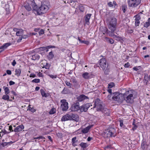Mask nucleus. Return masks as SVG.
I'll list each match as a JSON object with an SVG mask.
<instances>
[{
	"mask_svg": "<svg viewBox=\"0 0 150 150\" xmlns=\"http://www.w3.org/2000/svg\"><path fill=\"white\" fill-rule=\"evenodd\" d=\"M49 8L47 6L42 3L41 5L40 6H38L36 5L35 11L36 12L38 15H40L45 13L48 10Z\"/></svg>",
	"mask_w": 150,
	"mask_h": 150,
	"instance_id": "1",
	"label": "nucleus"
},
{
	"mask_svg": "<svg viewBox=\"0 0 150 150\" xmlns=\"http://www.w3.org/2000/svg\"><path fill=\"white\" fill-rule=\"evenodd\" d=\"M100 66L104 71L105 74H108L109 72V68H108V64L106 63V60L105 58L101 59L99 61Z\"/></svg>",
	"mask_w": 150,
	"mask_h": 150,
	"instance_id": "2",
	"label": "nucleus"
},
{
	"mask_svg": "<svg viewBox=\"0 0 150 150\" xmlns=\"http://www.w3.org/2000/svg\"><path fill=\"white\" fill-rule=\"evenodd\" d=\"M74 120L76 121H78V116L73 113L67 114L62 117L61 119V121H65L68 120Z\"/></svg>",
	"mask_w": 150,
	"mask_h": 150,
	"instance_id": "3",
	"label": "nucleus"
},
{
	"mask_svg": "<svg viewBox=\"0 0 150 150\" xmlns=\"http://www.w3.org/2000/svg\"><path fill=\"white\" fill-rule=\"evenodd\" d=\"M114 95L112 97V99L116 101L119 103H121L124 100L125 97L124 94L120 93L118 92H115Z\"/></svg>",
	"mask_w": 150,
	"mask_h": 150,
	"instance_id": "4",
	"label": "nucleus"
},
{
	"mask_svg": "<svg viewBox=\"0 0 150 150\" xmlns=\"http://www.w3.org/2000/svg\"><path fill=\"white\" fill-rule=\"evenodd\" d=\"M124 96L125 97L124 100L127 103H132L133 102L134 98L132 92L131 91H127L124 94Z\"/></svg>",
	"mask_w": 150,
	"mask_h": 150,
	"instance_id": "5",
	"label": "nucleus"
},
{
	"mask_svg": "<svg viewBox=\"0 0 150 150\" xmlns=\"http://www.w3.org/2000/svg\"><path fill=\"white\" fill-rule=\"evenodd\" d=\"M36 4L35 3L34 0L29 1L28 0L27 3L25 4L24 7L28 11H30L32 9L35 11L36 8Z\"/></svg>",
	"mask_w": 150,
	"mask_h": 150,
	"instance_id": "6",
	"label": "nucleus"
},
{
	"mask_svg": "<svg viewBox=\"0 0 150 150\" xmlns=\"http://www.w3.org/2000/svg\"><path fill=\"white\" fill-rule=\"evenodd\" d=\"M117 24V19L115 18H113L109 21L108 23V28L113 32L116 29Z\"/></svg>",
	"mask_w": 150,
	"mask_h": 150,
	"instance_id": "7",
	"label": "nucleus"
},
{
	"mask_svg": "<svg viewBox=\"0 0 150 150\" xmlns=\"http://www.w3.org/2000/svg\"><path fill=\"white\" fill-rule=\"evenodd\" d=\"M115 132V130L114 128H110L105 130L104 132V134L105 136L107 137H115V135L114 134Z\"/></svg>",
	"mask_w": 150,
	"mask_h": 150,
	"instance_id": "8",
	"label": "nucleus"
},
{
	"mask_svg": "<svg viewBox=\"0 0 150 150\" xmlns=\"http://www.w3.org/2000/svg\"><path fill=\"white\" fill-rule=\"evenodd\" d=\"M141 0H128V5L129 7H135L139 4Z\"/></svg>",
	"mask_w": 150,
	"mask_h": 150,
	"instance_id": "9",
	"label": "nucleus"
},
{
	"mask_svg": "<svg viewBox=\"0 0 150 150\" xmlns=\"http://www.w3.org/2000/svg\"><path fill=\"white\" fill-rule=\"evenodd\" d=\"M62 104L61 105V108L63 111H66L68 108V103L67 102L66 100H61Z\"/></svg>",
	"mask_w": 150,
	"mask_h": 150,
	"instance_id": "10",
	"label": "nucleus"
},
{
	"mask_svg": "<svg viewBox=\"0 0 150 150\" xmlns=\"http://www.w3.org/2000/svg\"><path fill=\"white\" fill-rule=\"evenodd\" d=\"M70 109L72 111H77L80 109L79 103L76 102L74 103L71 105Z\"/></svg>",
	"mask_w": 150,
	"mask_h": 150,
	"instance_id": "11",
	"label": "nucleus"
},
{
	"mask_svg": "<svg viewBox=\"0 0 150 150\" xmlns=\"http://www.w3.org/2000/svg\"><path fill=\"white\" fill-rule=\"evenodd\" d=\"M91 105L89 103H87L84 105H83L80 107V110L82 112H86L88 108L90 107Z\"/></svg>",
	"mask_w": 150,
	"mask_h": 150,
	"instance_id": "12",
	"label": "nucleus"
},
{
	"mask_svg": "<svg viewBox=\"0 0 150 150\" xmlns=\"http://www.w3.org/2000/svg\"><path fill=\"white\" fill-rule=\"evenodd\" d=\"M96 108L97 111H100L103 112L104 111H105L106 110H108L107 108H104V106L102 105V103L99 105L98 106V105Z\"/></svg>",
	"mask_w": 150,
	"mask_h": 150,
	"instance_id": "13",
	"label": "nucleus"
},
{
	"mask_svg": "<svg viewBox=\"0 0 150 150\" xmlns=\"http://www.w3.org/2000/svg\"><path fill=\"white\" fill-rule=\"evenodd\" d=\"M93 126V125H89L84 128L82 129L81 132L83 134H86L89 131V129Z\"/></svg>",
	"mask_w": 150,
	"mask_h": 150,
	"instance_id": "14",
	"label": "nucleus"
},
{
	"mask_svg": "<svg viewBox=\"0 0 150 150\" xmlns=\"http://www.w3.org/2000/svg\"><path fill=\"white\" fill-rule=\"evenodd\" d=\"M24 126L23 125L18 126L16 127L14 130V131L15 132H20L23 129Z\"/></svg>",
	"mask_w": 150,
	"mask_h": 150,
	"instance_id": "15",
	"label": "nucleus"
},
{
	"mask_svg": "<svg viewBox=\"0 0 150 150\" xmlns=\"http://www.w3.org/2000/svg\"><path fill=\"white\" fill-rule=\"evenodd\" d=\"M88 98V97L83 94L81 95L77 98L78 100L79 101H82L85 99Z\"/></svg>",
	"mask_w": 150,
	"mask_h": 150,
	"instance_id": "16",
	"label": "nucleus"
},
{
	"mask_svg": "<svg viewBox=\"0 0 150 150\" xmlns=\"http://www.w3.org/2000/svg\"><path fill=\"white\" fill-rule=\"evenodd\" d=\"M102 102L101 100L99 98L96 99L95 100L94 104V107L93 108H96L98 105V106Z\"/></svg>",
	"mask_w": 150,
	"mask_h": 150,
	"instance_id": "17",
	"label": "nucleus"
},
{
	"mask_svg": "<svg viewBox=\"0 0 150 150\" xmlns=\"http://www.w3.org/2000/svg\"><path fill=\"white\" fill-rule=\"evenodd\" d=\"M91 15V14H87L84 17L86 23L88 24V23H89V21Z\"/></svg>",
	"mask_w": 150,
	"mask_h": 150,
	"instance_id": "18",
	"label": "nucleus"
},
{
	"mask_svg": "<svg viewBox=\"0 0 150 150\" xmlns=\"http://www.w3.org/2000/svg\"><path fill=\"white\" fill-rule=\"evenodd\" d=\"M105 33H107L110 36V37H116V35L113 34V33L115 31L113 32L111 30V31H109L108 30L105 28Z\"/></svg>",
	"mask_w": 150,
	"mask_h": 150,
	"instance_id": "19",
	"label": "nucleus"
},
{
	"mask_svg": "<svg viewBox=\"0 0 150 150\" xmlns=\"http://www.w3.org/2000/svg\"><path fill=\"white\" fill-rule=\"evenodd\" d=\"M104 40L105 42L111 44H113L114 42L112 39L106 37H105Z\"/></svg>",
	"mask_w": 150,
	"mask_h": 150,
	"instance_id": "20",
	"label": "nucleus"
},
{
	"mask_svg": "<svg viewBox=\"0 0 150 150\" xmlns=\"http://www.w3.org/2000/svg\"><path fill=\"white\" fill-rule=\"evenodd\" d=\"M23 34V30L21 29H18L17 31L16 35L18 36H21Z\"/></svg>",
	"mask_w": 150,
	"mask_h": 150,
	"instance_id": "21",
	"label": "nucleus"
},
{
	"mask_svg": "<svg viewBox=\"0 0 150 150\" xmlns=\"http://www.w3.org/2000/svg\"><path fill=\"white\" fill-rule=\"evenodd\" d=\"M40 92L41 95L43 97H47L49 96V94L48 93H46L44 90L42 89H41L40 90Z\"/></svg>",
	"mask_w": 150,
	"mask_h": 150,
	"instance_id": "22",
	"label": "nucleus"
},
{
	"mask_svg": "<svg viewBox=\"0 0 150 150\" xmlns=\"http://www.w3.org/2000/svg\"><path fill=\"white\" fill-rule=\"evenodd\" d=\"M40 58V56L37 54H35L32 55L31 59L33 60H38Z\"/></svg>",
	"mask_w": 150,
	"mask_h": 150,
	"instance_id": "23",
	"label": "nucleus"
},
{
	"mask_svg": "<svg viewBox=\"0 0 150 150\" xmlns=\"http://www.w3.org/2000/svg\"><path fill=\"white\" fill-rule=\"evenodd\" d=\"M83 77L86 79H89L90 78V76L89 75V73L88 72H85L83 74Z\"/></svg>",
	"mask_w": 150,
	"mask_h": 150,
	"instance_id": "24",
	"label": "nucleus"
},
{
	"mask_svg": "<svg viewBox=\"0 0 150 150\" xmlns=\"http://www.w3.org/2000/svg\"><path fill=\"white\" fill-rule=\"evenodd\" d=\"M28 36H29L27 35H22V36H21V37H19V38H18L17 40V42H20L21 41L23 38L25 39L27 38Z\"/></svg>",
	"mask_w": 150,
	"mask_h": 150,
	"instance_id": "25",
	"label": "nucleus"
},
{
	"mask_svg": "<svg viewBox=\"0 0 150 150\" xmlns=\"http://www.w3.org/2000/svg\"><path fill=\"white\" fill-rule=\"evenodd\" d=\"M10 45L11 43H7L4 44L2 46L0 47V49H5Z\"/></svg>",
	"mask_w": 150,
	"mask_h": 150,
	"instance_id": "26",
	"label": "nucleus"
},
{
	"mask_svg": "<svg viewBox=\"0 0 150 150\" xmlns=\"http://www.w3.org/2000/svg\"><path fill=\"white\" fill-rule=\"evenodd\" d=\"M69 92V89L67 88L64 87L63 91L61 92V93L63 94H68Z\"/></svg>",
	"mask_w": 150,
	"mask_h": 150,
	"instance_id": "27",
	"label": "nucleus"
},
{
	"mask_svg": "<svg viewBox=\"0 0 150 150\" xmlns=\"http://www.w3.org/2000/svg\"><path fill=\"white\" fill-rule=\"evenodd\" d=\"M80 146L83 148H86L88 146V144L82 142L80 144Z\"/></svg>",
	"mask_w": 150,
	"mask_h": 150,
	"instance_id": "28",
	"label": "nucleus"
},
{
	"mask_svg": "<svg viewBox=\"0 0 150 150\" xmlns=\"http://www.w3.org/2000/svg\"><path fill=\"white\" fill-rule=\"evenodd\" d=\"M48 58L50 60L52 59L54 57V54H53L52 51L49 52L48 55L47 56Z\"/></svg>",
	"mask_w": 150,
	"mask_h": 150,
	"instance_id": "29",
	"label": "nucleus"
},
{
	"mask_svg": "<svg viewBox=\"0 0 150 150\" xmlns=\"http://www.w3.org/2000/svg\"><path fill=\"white\" fill-rule=\"evenodd\" d=\"M15 75H17L18 76H19L21 74V70L20 69H16L15 70Z\"/></svg>",
	"mask_w": 150,
	"mask_h": 150,
	"instance_id": "30",
	"label": "nucleus"
},
{
	"mask_svg": "<svg viewBox=\"0 0 150 150\" xmlns=\"http://www.w3.org/2000/svg\"><path fill=\"white\" fill-rule=\"evenodd\" d=\"M3 88L4 90L5 93L7 95L9 93L10 91L8 87L4 86Z\"/></svg>",
	"mask_w": 150,
	"mask_h": 150,
	"instance_id": "31",
	"label": "nucleus"
},
{
	"mask_svg": "<svg viewBox=\"0 0 150 150\" xmlns=\"http://www.w3.org/2000/svg\"><path fill=\"white\" fill-rule=\"evenodd\" d=\"M146 146V144L145 142L143 141L142 142L141 148L143 149H144Z\"/></svg>",
	"mask_w": 150,
	"mask_h": 150,
	"instance_id": "32",
	"label": "nucleus"
},
{
	"mask_svg": "<svg viewBox=\"0 0 150 150\" xmlns=\"http://www.w3.org/2000/svg\"><path fill=\"white\" fill-rule=\"evenodd\" d=\"M79 9L82 12H83L84 11V8L83 6L81 4H80L79 6Z\"/></svg>",
	"mask_w": 150,
	"mask_h": 150,
	"instance_id": "33",
	"label": "nucleus"
},
{
	"mask_svg": "<svg viewBox=\"0 0 150 150\" xmlns=\"http://www.w3.org/2000/svg\"><path fill=\"white\" fill-rule=\"evenodd\" d=\"M65 83L66 85L69 87V88H71L72 84L70 82H68V81H65Z\"/></svg>",
	"mask_w": 150,
	"mask_h": 150,
	"instance_id": "34",
	"label": "nucleus"
},
{
	"mask_svg": "<svg viewBox=\"0 0 150 150\" xmlns=\"http://www.w3.org/2000/svg\"><path fill=\"white\" fill-rule=\"evenodd\" d=\"M2 99L5 100H8L9 99V96L6 94L4 95L2 97Z\"/></svg>",
	"mask_w": 150,
	"mask_h": 150,
	"instance_id": "35",
	"label": "nucleus"
},
{
	"mask_svg": "<svg viewBox=\"0 0 150 150\" xmlns=\"http://www.w3.org/2000/svg\"><path fill=\"white\" fill-rule=\"evenodd\" d=\"M40 79H35L32 81V82L35 83H40Z\"/></svg>",
	"mask_w": 150,
	"mask_h": 150,
	"instance_id": "36",
	"label": "nucleus"
},
{
	"mask_svg": "<svg viewBox=\"0 0 150 150\" xmlns=\"http://www.w3.org/2000/svg\"><path fill=\"white\" fill-rule=\"evenodd\" d=\"M127 8V6L126 5H123L121 7L122 10L123 11L124 13L126 11V9Z\"/></svg>",
	"mask_w": 150,
	"mask_h": 150,
	"instance_id": "37",
	"label": "nucleus"
},
{
	"mask_svg": "<svg viewBox=\"0 0 150 150\" xmlns=\"http://www.w3.org/2000/svg\"><path fill=\"white\" fill-rule=\"evenodd\" d=\"M55 109L54 108H52L50 111L49 113L50 114H53L55 113Z\"/></svg>",
	"mask_w": 150,
	"mask_h": 150,
	"instance_id": "38",
	"label": "nucleus"
},
{
	"mask_svg": "<svg viewBox=\"0 0 150 150\" xmlns=\"http://www.w3.org/2000/svg\"><path fill=\"white\" fill-rule=\"evenodd\" d=\"M135 17V20H139L141 19L140 16L139 14H138L134 16Z\"/></svg>",
	"mask_w": 150,
	"mask_h": 150,
	"instance_id": "39",
	"label": "nucleus"
},
{
	"mask_svg": "<svg viewBox=\"0 0 150 150\" xmlns=\"http://www.w3.org/2000/svg\"><path fill=\"white\" fill-rule=\"evenodd\" d=\"M114 93H110L109 95H108V98L109 99V100H111L112 99V97L113 96H114Z\"/></svg>",
	"mask_w": 150,
	"mask_h": 150,
	"instance_id": "40",
	"label": "nucleus"
},
{
	"mask_svg": "<svg viewBox=\"0 0 150 150\" xmlns=\"http://www.w3.org/2000/svg\"><path fill=\"white\" fill-rule=\"evenodd\" d=\"M116 37L117 38L116 40L118 41H120L121 40H123L122 38V37H120L119 36H117L116 35V37Z\"/></svg>",
	"mask_w": 150,
	"mask_h": 150,
	"instance_id": "41",
	"label": "nucleus"
},
{
	"mask_svg": "<svg viewBox=\"0 0 150 150\" xmlns=\"http://www.w3.org/2000/svg\"><path fill=\"white\" fill-rule=\"evenodd\" d=\"M150 25V23L148 22H146L144 25V26L146 28H147Z\"/></svg>",
	"mask_w": 150,
	"mask_h": 150,
	"instance_id": "42",
	"label": "nucleus"
},
{
	"mask_svg": "<svg viewBox=\"0 0 150 150\" xmlns=\"http://www.w3.org/2000/svg\"><path fill=\"white\" fill-rule=\"evenodd\" d=\"M81 43H83L87 45H88L89 43V42L87 40H82Z\"/></svg>",
	"mask_w": 150,
	"mask_h": 150,
	"instance_id": "43",
	"label": "nucleus"
},
{
	"mask_svg": "<svg viewBox=\"0 0 150 150\" xmlns=\"http://www.w3.org/2000/svg\"><path fill=\"white\" fill-rule=\"evenodd\" d=\"M114 86V83L112 82L108 84V87L109 88H112Z\"/></svg>",
	"mask_w": 150,
	"mask_h": 150,
	"instance_id": "44",
	"label": "nucleus"
},
{
	"mask_svg": "<svg viewBox=\"0 0 150 150\" xmlns=\"http://www.w3.org/2000/svg\"><path fill=\"white\" fill-rule=\"evenodd\" d=\"M71 80L74 83H76L77 82V81L75 78H71Z\"/></svg>",
	"mask_w": 150,
	"mask_h": 150,
	"instance_id": "45",
	"label": "nucleus"
},
{
	"mask_svg": "<svg viewBox=\"0 0 150 150\" xmlns=\"http://www.w3.org/2000/svg\"><path fill=\"white\" fill-rule=\"evenodd\" d=\"M39 49L41 51H43L47 49V47H40Z\"/></svg>",
	"mask_w": 150,
	"mask_h": 150,
	"instance_id": "46",
	"label": "nucleus"
},
{
	"mask_svg": "<svg viewBox=\"0 0 150 150\" xmlns=\"http://www.w3.org/2000/svg\"><path fill=\"white\" fill-rule=\"evenodd\" d=\"M140 23V21L139 20H135V25L136 26H139Z\"/></svg>",
	"mask_w": 150,
	"mask_h": 150,
	"instance_id": "47",
	"label": "nucleus"
},
{
	"mask_svg": "<svg viewBox=\"0 0 150 150\" xmlns=\"http://www.w3.org/2000/svg\"><path fill=\"white\" fill-rule=\"evenodd\" d=\"M149 79V77L148 76V75H146L144 76V80H148Z\"/></svg>",
	"mask_w": 150,
	"mask_h": 150,
	"instance_id": "48",
	"label": "nucleus"
},
{
	"mask_svg": "<svg viewBox=\"0 0 150 150\" xmlns=\"http://www.w3.org/2000/svg\"><path fill=\"white\" fill-rule=\"evenodd\" d=\"M34 139H38L39 140H40V139H45V137H43V136H40L38 137L34 138Z\"/></svg>",
	"mask_w": 150,
	"mask_h": 150,
	"instance_id": "49",
	"label": "nucleus"
},
{
	"mask_svg": "<svg viewBox=\"0 0 150 150\" xmlns=\"http://www.w3.org/2000/svg\"><path fill=\"white\" fill-rule=\"evenodd\" d=\"M76 137H74L72 138V142H71L73 143H76Z\"/></svg>",
	"mask_w": 150,
	"mask_h": 150,
	"instance_id": "50",
	"label": "nucleus"
},
{
	"mask_svg": "<svg viewBox=\"0 0 150 150\" xmlns=\"http://www.w3.org/2000/svg\"><path fill=\"white\" fill-rule=\"evenodd\" d=\"M1 145L3 147H4L6 146H7L6 142H2L1 144Z\"/></svg>",
	"mask_w": 150,
	"mask_h": 150,
	"instance_id": "51",
	"label": "nucleus"
},
{
	"mask_svg": "<svg viewBox=\"0 0 150 150\" xmlns=\"http://www.w3.org/2000/svg\"><path fill=\"white\" fill-rule=\"evenodd\" d=\"M47 49H50L52 48H55V47L54 46L50 45L46 47Z\"/></svg>",
	"mask_w": 150,
	"mask_h": 150,
	"instance_id": "52",
	"label": "nucleus"
},
{
	"mask_svg": "<svg viewBox=\"0 0 150 150\" xmlns=\"http://www.w3.org/2000/svg\"><path fill=\"white\" fill-rule=\"evenodd\" d=\"M44 33V31L43 30H41L39 32L40 35H42Z\"/></svg>",
	"mask_w": 150,
	"mask_h": 150,
	"instance_id": "53",
	"label": "nucleus"
},
{
	"mask_svg": "<svg viewBox=\"0 0 150 150\" xmlns=\"http://www.w3.org/2000/svg\"><path fill=\"white\" fill-rule=\"evenodd\" d=\"M6 72L7 74L8 75H11V71L10 70H6Z\"/></svg>",
	"mask_w": 150,
	"mask_h": 150,
	"instance_id": "54",
	"label": "nucleus"
},
{
	"mask_svg": "<svg viewBox=\"0 0 150 150\" xmlns=\"http://www.w3.org/2000/svg\"><path fill=\"white\" fill-rule=\"evenodd\" d=\"M108 6L110 7H112L113 6V5L111 2H109L108 4Z\"/></svg>",
	"mask_w": 150,
	"mask_h": 150,
	"instance_id": "55",
	"label": "nucleus"
},
{
	"mask_svg": "<svg viewBox=\"0 0 150 150\" xmlns=\"http://www.w3.org/2000/svg\"><path fill=\"white\" fill-rule=\"evenodd\" d=\"M129 66L130 65L129 64L128 62H127L125 64L124 67L126 68H128L129 67Z\"/></svg>",
	"mask_w": 150,
	"mask_h": 150,
	"instance_id": "56",
	"label": "nucleus"
},
{
	"mask_svg": "<svg viewBox=\"0 0 150 150\" xmlns=\"http://www.w3.org/2000/svg\"><path fill=\"white\" fill-rule=\"evenodd\" d=\"M137 127V126L136 125H134L133 127L132 128V129L133 130H134L136 129Z\"/></svg>",
	"mask_w": 150,
	"mask_h": 150,
	"instance_id": "57",
	"label": "nucleus"
},
{
	"mask_svg": "<svg viewBox=\"0 0 150 150\" xmlns=\"http://www.w3.org/2000/svg\"><path fill=\"white\" fill-rule=\"evenodd\" d=\"M30 77L34 78L36 77V75L34 74H30Z\"/></svg>",
	"mask_w": 150,
	"mask_h": 150,
	"instance_id": "58",
	"label": "nucleus"
},
{
	"mask_svg": "<svg viewBox=\"0 0 150 150\" xmlns=\"http://www.w3.org/2000/svg\"><path fill=\"white\" fill-rule=\"evenodd\" d=\"M9 130L11 132L14 131V130H13L12 129V126L10 125L9 127Z\"/></svg>",
	"mask_w": 150,
	"mask_h": 150,
	"instance_id": "59",
	"label": "nucleus"
},
{
	"mask_svg": "<svg viewBox=\"0 0 150 150\" xmlns=\"http://www.w3.org/2000/svg\"><path fill=\"white\" fill-rule=\"evenodd\" d=\"M9 83V85L10 86L13 85L15 83V82L11 81H10Z\"/></svg>",
	"mask_w": 150,
	"mask_h": 150,
	"instance_id": "60",
	"label": "nucleus"
},
{
	"mask_svg": "<svg viewBox=\"0 0 150 150\" xmlns=\"http://www.w3.org/2000/svg\"><path fill=\"white\" fill-rule=\"evenodd\" d=\"M30 110L31 112H34L35 111V110L33 108H30Z\"/></svg>",
	"mask_w": 150,
	"mask_h": 150,
	"instance_id": "61",
	"label": "nucleus"
},
{
	"mask_svg": "<svg viewBox=\"0 0 150 150\" xmlns=\"http://www.w3.org/2000/svg\"><path fill=\"white\" fill-rule=\"evenodd\" d=\"M38 75L39 77H42L43 75L42 73L39 72L38 74Z\"/></svg>",
	"mask_w": 150,
	"mask_h": 150,
	"instance_id": "62",
	"label": "nucleus"
},
{
	"mask_svg": "<svg viewBox=\"0 0 150 150\" xmlns=\"http://www.w3.org/2000/svg\"><path fill=\"white\" fill-rule=\"evenodd\" d=\"M120 127H122V126L123 125V121L122 120H121L120 121Z\"/></svg>",
	"mask_w": 150,
	"mask_h": 150,
	"instance_id": "63",
	"label": "nucleus"
},
{
	"mask_svg": "<svg viewBox=\"0 0 150 150\" xmlns=\"http://www.w3.org/2000/svg\"><path fill=\"white\" fill-rule=\"evenodd\" d=\"M49 76L52 79L55 78H56V76H54L52 75H49Z\"/></svg>",
	"mask_w": 150,
	"mask_h": 150,
	"instance_id": "64",
	"label": "nucleus"
}]
</instances>
